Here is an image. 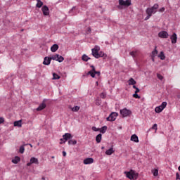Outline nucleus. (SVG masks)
Masks as SVG:
<instances>
[{"label": "nucleus", "instance_id": "nucleus-51", "mask_svg": "<svg viewBox=\"0 0 180 180\" xmlns=\"http://www.w3.org/2000/svg\"><path fill=\"white\" fill-rule=\"evenodd\" d=\"M165 11V8L162 7L159 10V12H164Z\"/></svg>", "mask_w": 180, "mask_h": 180}, {"label": "nucleus", "instance_id": "nucleus-31", "mask_svg": "<svg viewBox=\"0 0 180 180\" xmlns=\"http://www.w3.org/2000/svg\"><path fill=\"white\" fill-rule=\"evenodd\" d=\"M58 58V54H55L51 57V60H54L55 61H57Z\"/></svg>", "mask_w": 180, "mask_h": 180}, {"label": "nucleus", "instance_id": "nucleus-45", "mask_svg": "<svg viewBox=\"0 0 180 180\" xmlns=\"http://www.w3.org/2000/svg\"><path fill=\"white\" fill-rule=\"evenodd\" d=\"M153 130H157V124H154L152 127Z\"/></svg>", "mask_w": 180, "mask_h": 180}, {"label": "nucleus", "instance_id": "nucleus-57", "mask_svg": "<svg viewBox=\"0 0 180 180\" xmlns=\"http://www.w3.org/2000/svg\"><path fill=\"white\" fill-rule=\"evenodd\" d=\"M74 9H75V7H72L71 11H74Z\"/></svg>", "mask_w": 180, "mask_h": 180}, {"label": "nucleus", "instance_id": "nucleus-39", "mask_svg": "<svg viewBox=\"0 0 180 180\" xmlns=\"http://www.w3.org/2000/svg\"><path fill=\"white\" fill-rule=\"evenodd\" d=\"M98 56H99V58H101V57H105V53H103V52H102V51H100V52L98 53Z\"/></svg>", "mask_w": 180, "mask_h": 180}, {"label": "nucleus", "instance_id": "nucleus-32", "mask_svg": "<svg viewBox=\"0 0 180 180\" xmlns=\"http://www.w3.org/2000/svg\"><path fill=\"white\" fill-rule=\"evenodd\" d=\"M87 75H91L92 78H95V72L89 71Z\"/></svg>", "mask_w": 180, "mask_h": 180}, {"label": "nucleus", "instance_id": "nucleus-27", "mask_svg": "<svg viewBox=\"0 0 180 180\" xmlns=\"http://www.w3.org/2000/svg\"><path fill=\"white\" fill-rule=\"evenodd\" d=\"M37 8H41L43 6V1H41L40 0H37Z\"/></svg>", "mask_w": 180, "mask_h": 180}, {"label": "nucleus", "instance_id": "nucleus-25", "mask_svg": "<svg viewBox=\"0 0 180 180\" xmlns=\"http://www.w3.org/2000/svg\"><path fill=\"white\" fill-rule=\"evenodd\" d=\"M157 54H158V51L157 50V46H155V49L152 51V56L157 57Z\"/></svg>", "mask_w": 180, "mask_h": 180}, {"label": "nucleus", "instance_id": "nucleus-28", "mask_svg": "<svg viewBox=\"0 0 180 180\" xmlns=\"http://www.w3.org/2000/svg\"><path fill=\"white\" fill-rule=\"evenodd\" d=\"M158 57H160V60H165V55H164L163 51L160 52V53L158 55Z\"/></svg>", "mask_w": 180, "mask_h": 180}, {"label": "nucleus", "instance_id": "nucleus-12", "mask_svg": "<svg viewBox=\"0 0 180 180\" xmlns=\"http://www.w3.org/2000/svg\"><path fill=\"white\" fill-rule=\"evenodd\" d=\"M146 13L147 15H150V16H153V13H156L157 11H155L152 7L148 8L146 9Z\"/></svg>", "mask_w": 180, "mask_h": 180}, {"label": "nucleus", "instance_id": "nucleus-17", "mask_svg": "<svg viewBox=\"0 0 180 180\" xmlns=\"http://www.w3.org/2000/svg\"><path fill=\"white\" fill-rule=\"evenodd\" d=\"M115 153V150L113 148H110V149L105 151L106 155H112Z\"/></svg>", "mask_w": 180, "mask_h": 180}, {"label": "nucleus", "instance_id": "nucleus-33", "mask_svg": "<svg viewBox=\"0 0 180 180\" xmlns=\"http://www.w3.org/2000/svg\"><path fill=\"white\" fill-rule=\"evenodd\" d=\"M19 151H20V154H23V153H25V146H21L20 147Z\"/></svg>", "mask_w": 180, "mask_h": 180}, {"label": "nucleus", "instance_id": "nucleus-36", "mask_svg": "<svg viewBox=\"0 0 180 180\" xmlns=\"http://www.w3.org/2000/svg\"><path fill=\"white\" fill-rule=\"evenodd\" d=\"M160 106L163 108L165 109V108H167V102L164 101L162 103V104L160 105Z\"/></svg>", "mask_w": 180, "mask_h": 180}, {"label": "nucleus", "instance_id": "nucleus-52", "mask_svg": "<svg viewBox=\"0 0 180 180\" xmlns=\"http://www.w3.org/2000/svg\"><path fill=\"white\" fill-rule=\"evenodd\" d=\"M87 32H89V33H91V27H89L87 28Z\"/></svg>", "mask_w": 180, "mask_h": 180}, {"label": "nucleus", "instance_id": "nucleus-16", "mask_svg": "<svg viewBox=\"0 0 180 180\" xmlns=\"http://www.w3.org/2000/svg\"><path fill=\"white\" fill-rule=\"evenodd\" d=\"M131 141H134V143H139V136L136 134H133L131 136Z\"/></svg>", "mask_w": 180, "mask_h": 180}, {"label": "nucleus", "instance_id": "nucleus-54", "mask_svg": "<svg viewBox=\"0 0 180 180\" xmlns=\"http://www.w3.org/2000/svg\"><path fill=\"white\" fill-rule=\"evenodd\" d=\"M63 157H65L67 155V153L65 151H63Z\"/></svg>", "mask_w": 180, "mask_h": 180}, {"label": "nucleus", "instance_id": "nucleus-8", "mask_svg": "<svg viewBox=\"0 0 180 180\" xmlns=\"http://www.w3.org/2000/svg\"><path fill=\"white\" fill-rule=\"evenodd\" d=\"M168 32L167 31H161L158 33V37H160V39H168Z\"/></svg>", "mask_w": 180, "mask_h": 180}, {"label": "nucleus", "instance_id": "nucleus-19", "mask_svg": "<svg viewBox=\"0 0 180 180\" xmlns=\"http://www.w3.org/2000/svg\"><path fill=\"white\" fill-rule=\"evenodd\" d=\"M20 161V158L19 156H15L13 160H12V163L13 164H18Z\"/></svg>", "mask_w": 180, "mask_h": 180}, {"label": "nucleus", "instance_id": "nucleus-43", "mask_svg": "<svg viewBox=\"0 0 180 180\" xmlns=\"http://www.w3.org/2000/svg\"><path fill=\"white\" fill-rule=\"evenodd\" d=\"M90 67H91V68H92L91 70H90V71H92L93 72H95L96 71L95 70V66H94V65H91Z\"/></svg>", "mask_w": 180, "mask_h": 180}, {"label": "nucleus", "instance_id": "nucleus-23", "mask_svg": "<svg viewBox=\"0 0 180 180\" xmlns=\"http://www.w3.org/2000/svg\"><path fill=\"white\" fill-rule=\"evenodd\" d=\"M106 130H108V127L103 126V127L100 128V133L105 134L106 133Z\"/></svg>", "mask_w": 180, "mask_h": 180}, {"label": "nucleus", "instance_id": "nucleus-29", "mask_svg": "<svg viewBox=\"0 0 180 180\" xmlns=\"http://www.w3.org/2000/svg\"><path fill=\"white\" fill-rule=\"evenodd\" d=\"M58 63H63L64 61V57L58 55L57 60Z\"/></svg>", "mask_w": 180, "mask_h": 180}, {"label": "nucleus", "instance_id": "nucleus-7", "mask_svg": "<svg viewBox=\"0 0 180 180\" xmlns=\"http://www.w3.org/2000/svg\"><path fill=\"white\" fill-rule=\"evenodd\" d=\"M32 164H36L37 165H39V159L32 157L30 160V162L27 163V167H30Z\"/></svg>", "mask_w": 180, "mask_h": 180}, {"label": "nucleus", "instance_id": "nucleus-44", "mask_svg": "<svg viewBox=\"0 0 180 180\" xmlns=\"http://www.w3.org/2000/svg\"><path fill=\"white\" fill-rule=\"evenodd\" d=\"M101 98H102L103 99H105V98H106V94H105L104 93H101Z\"/></svg>", "mask_w": 180, "mask_h": 180}, {"label": "nucleus", "instance_id": "nucleus-24", "mask_svg": "<svg viewBox=\"0 0 180 180\" xmlns=\"http://www.w3.org/2000/svg\"><path fill=\"white\" fill-rule=\"evenodd\" d=\"M82 60L86 63L89 60H91V58H89L88 56H86V54H84L82 56Z\"/></svg>", "mask_w": 180, "mask_h": 180}, {"label": "nucleus", "instance_id": "nucleus-13", "mask_svg": "<svg viewBox=\"0 0 180 180\" xmlns=\"http://www.w3.org/2000/svg\"><path fill=\"white\" fill-rule=\"evenodd\" d=\"M50 63H51V58L45 57L43 62L44 65H50Z\"/></svg>", "mask_w": 180, "mask_h": 180}, {"label": "nucleus", "instance_id": "nucleus-37", "mask_svg": "<svg viewBox=\"0 0 180 180\" xmlns=\"http://www.w3.org/2000/svg\"><path fill=\"white\" fill-rule=\"evenodd\" d=\"M133 98H135L136 99H140V96H139V94H137V93H135L133 94Z\"/></svg>", "mask_w": 180, "mask_h": 180}, {"label": "nucleus", "instance_id": "nucleus-6", "mask_svg": "<svg viewBox=\"0 0 180 180\" xmlns=\"http://www.w3.org/2000/svg\"><path fill=\"white\" fill-rule=\"evenodd\" d=\"M117 112H112L110 115L106 118L108 122H115L116 120V117H117Z\"/></svg>", "mask_w": 180, "mask_h": 180}, {"label": "nucleus", "instance_id": "nucleus-14", "mask_svg": "<svg viewBox=\"0 0 180 180\" xmlns=\"http://www.w3.org/2000/svg\"><path fill=\"white\" fill-rule=\"evenodd\" d=\"M170 39H171L172 44H175V43H176V40H177L176 33H174L171 36Z\"/></svg>", "mask_w": 180, "mask_h": 180}, {"label": "nucleus", "instance_id": "nucleus-26", "mask_svg": "<svg viewBox=\"0 0 180 180\" xmlns=\"http://www.w3.org/2000/svg\"><path fill=\"white\" fill-rule=\"evenodd\" d=\"M68 144H69V146H75V144H77V140H71V139H70L68 141Z\"/></svg>", "mask_w": 180, "mask_h": 180}, {"label": "nucleus", "instance_id": "nucleus-21", "mask_svg": "<svg viewBox=\"0 0 180 180\" xmlns=\"http://www.w3.org/2000/svg\"><path fill=\"white\" fill-rule=\"evenodd\" d=\"M101 140H102V134H98L96 136V143H101Z\"/></svg>", "mask_w": 180, "mask_h": 180}, {"label": "nucleus", "instance_id": "nucleus-2", "mask_svg": "<svg viewBox=\"0 0 180 180\" xmlns=\"http://www.w3.org/2000/svg\"><path fill=\"white\" fill-rule=\"evenodd\" d=\"M131 5V0H119L118 9H123L124 8H128Z\"/></svg>", "mask_w": 180, "mask_h": 180}, {"label": "nucleus", "instance_id": "nucleus-40", "mask_svg": "<svg viewBox=\"0 0 180 180\" xmlns=\"http://www.w3.org/2000/svg\"><path fill=\"white\" fill-rule=\"evenodd\" d=\"M92 130L94 131H100V128H96V127H92Z\"/></svg>", "mask_w": 180, "mask_h": 180}, {"label": "nucleus", "instance_id": "nucleus-63", "mask_svg": "<svg viewBox=\"0 0 180 180\" xmlns=\"http://www.w3.org/2000/svg\"><path fill=\"white\" fill-rule=\"evenodd\" d=\"M96 84H98V82H96Z\"/></svg>", "mask_w": 180, "mask_h": 180}, {"label": "nucleus", "instance_id": "nucleus-1", "mask_svg": "<svg viewBox=\"0 0 180 180\" xmlns=\"http://www.w3.org/2000/svg\"><path fill=\"white\" fill-rule=\"evenodd\" d=\"M127 178L131 180H137L139 178V173L135 170L131 169L129 172H124Z\"/></svg>", "mask_w": 180, "mask_h": 180}, {"label": "nucleus", "instance_id": "nucleus-10", "mask_svg": "<svg viewBox=\"0 0 180 180\" xmlns=\"http://www.w3.org/2000/svg\"><path fill=\"white\" fill-rule=\"evenodd\" d=\"M46 101H47L46 99H44L42 103H41L39 107L37 108V112H40V110H43V109H46Z\"/></svg>", "mask_w": 180, "mask_h": 180}, {"label": "nucleus", "instance_id": "nucleus-34", "mask_svg": "<svg viewBox=\"0 0 180 180\" xmlns=\"http://www.w3.org/2000/svg\"><path fill=\"white\" fill-rule=\"evenodd\" d=\"M152 172L154 176H158V170L157 169H155Z\"/></svg>", "mask_w": 180, "mask_h": 180}, {"label": "nucleus", "instance_id": "nucleus-46", "mask_svg": "<svg viewBox=\"0 0 180 180\" xmlns=\"http://www.w3.org/2000/svg\"><path fill=\"white\" fill-rule=\"evenodd\" d=\"M4 122H5V120L4 119V117H0V124H2Z\"/></svg>", "mask_w": 180, "mask_h": 180}, {"label": "nucleus", "instance_id": "nucleus-11", "mask_svg": "<svg viewBox=\"0 0 180 180\" xmlns=\"http://www.w3.org/2000/svg\"><path fill=\"white\" fill-rule=\"evenodd\" d=\"M83 162H84V164L85 165H88L89 164H93L94 158H87L84 160Z\"/></svg>", "mask_w": 180, "mask_h": 180}, {"label": "nucleus", "instance_id": "nucleus-50", "mask_svg": "<svg viewBox=\"0 0 180 180\" xmlns=\"http://www.w3.org/2000/svg\"><path fill=\"white\" fill-rule=\"evenodd\" d=\"M151 15H150V14H148V15L145 18V20H148V19H150V17Z\"/></svg>", "mask_w": 180, "mask_h": 180}, {"label": "nucleus", "instance_id": "nucleus-59", "mask_svg": "<svg viewBox=\"0 0 180 180\" xmlns=\"http://www.w3.org/2000/svg\"><path fill=\"white\" fill-rule=\"evenodd\" d=\"M41 179H42V180H46V178L42 177Z\"/></svg>", "mask_w": 180, "mask_h": 180}, {"label": "nucleus", "instance_id": "nucleus-4", "mask_svg": "<svg viewBox=\"0 0 180 180\" xmlns=\"http://www.w3.org/2000/svg\"><path fill=\"white\" fill-rule=\"evenodd\" d=\"M120 113L122 117H127V116H130V115H131V111L127 108H123L122 110H120Z\"/></svg>", "mask_w": 180, "mask_h": 180}, {"label": "nucleus", "instance_id": "nucleus-20", "mask_svg": "<svg viewBox=\"0 0 180 180\" xmlns=\"http://www.w3.org/2000/svg\"><path fill=\"white\" fill-rule=\"evenodd\" d=\"M14 126L15 127H22V120L14 122Z\"/></svg>", "mask_w": 180, "mask_h": 180}, {"label": "nucleus", "instance_id": "nucleus-9", "mask_svg": "<svg viewBox=\"0 0 180 180\" xmlns=\"http://www.w3.org/2000/svg\"><path fill=\"white\" fill-rule=\"evenodd\" d=\"M41 11L44 16H49L50 15V10H49V7L47 6H44Z\"/></svg>", "mask_w": 180, "mask_h": 180}, {"label": "nucleus", "instance_id": "nucleus-15", "mask_svg": "<svg viewBox=\"0 0 180 180\" xmlns=\"http://www.w3.org/2000/svg\"><path fill=\"white\" fill-rule=\"evenodd\" d=\"M59 46L58 44H54L51 47V51L52 53H56V51H57V50H58Z\"/></svg>", "mask_w": 180, "mask_h": 180}, {"label": "nucleus", "instance_id": "nucleus-56", "mask_svg": "<svg viewBox=\"0 0 180 180\" xmlns=\"http://www.w3.org/2000/svg\"><path fill=\"white\" fill-rule=\"evenodd\" d=\"M133 88H134V89H136V88H137V86H136V85H133Z\"/></svg>", "mask_w": 180, "mask_h": 180}, {"label": "nucleus", "instance_id": "nucleus-49", "mask_svg": "<svg viewBox=\"0 0 180 180\" xmlns=\"http://www.w3.org/2000/svg\"><path fill=\"white\" fill-rule=\"evenodd\" d=\"M176 179H179L180 180L179 173L176 174Z\"/></svg>", "mask_w": 180, "mask_h": 180}, {"label": "nucleus", "instance_id": "nucleus-60", "mask_svg": "<svg viewBox=\"0 0 180 180\" xmlns=\"http://www.w3.org/2000/svg\"><path fill=\"white\" fill-rule=\"evenodd\" d=\"M104 148H105V147H104V146H102V147H101V149H102V150H103Z\"/></svg>", "mask_w": 180, "mask_h": 180}, {"label": "nucleus", "instance_id": "nucleus-5", "mask_svg": "<svg viewBox=\"0 0 180 180\" xmlns=\"http://www.w3.org/2000/svg\"><path fill=\"white\" fill-rule=\"evenodd\" d=\"M99 46H95L91 49V54L95 58H99Z\"/></svg>", "mask_w": 180, "mask_h": 180}, {"label": "nucleus", "instance_id": "nucleus-42", "mask_svg": "<svg viewBox=\"0 0 180 180\" xmlns=\"http://www.w3.org/2000/svg\"><path fill=\"white\" fill-rule=\"evenodd\" d=\"M136 51H131V52H130V56H131V57H135V56H136Z\"/></svg>", "mask_w": 180, "mask_h": 180}, {"label": "nucleus", "instance_id": "nucleus-62", "mask_svg": "<svg viewBox=\"0 0 180 180\" xmlns=\"http://www.w3.org/2000/svg\"><path fill=\"white\" fill-rule=\"evenodd\" d=\"M21 32H23V30H21Z\"/></svg>", "mask_w": 180, "mask_h": 180}, {"label": "nucleus", "instance_id": "nucleus-22", "mask_svg": "<svg viewBox=\"0 0 180 180\" xmlns=\"http://www.w3.org/2000/svg\"><path fill=\"white\" fill-rule=\"evenodd\" d=\"M136 80H134V79H133L131 77L128 81V84L129 85H136Z\"/></svg>", "mask_w": 180, "mask_h": 180}, {"label": "nucleus", "instance_id": "nucleus-53", "mask_svg": "<svg viewBox=\"0 0 180 180\" xmlns=\"http://www.w3.org/2000/svg\"><path fill=\"white\" fill-rule=\"evenodd\" d=\"M96 105H97L98 106H99V105H101V103H99V101H96Z\"/></svg>", "mask_w": 180, "mask_h": 180}, {"label": "nucleus", "instance_id": "nucleus-38", "mask_svg": "<svg viewBox=\"0 0 180 180\" xmlns=\"http://www.w3.org/2000/svg\"><path fill=\"white\" fill-rule=\"evenodd\" d=\"M157 77L158 78V79H160L161 81L164 79V77L160 74H157Z\"/></svg>", "mask_w": 180, "mask_h": 180}, {"label": "nucleus", "instance_id": "nucleus-47", "mask_svg": "<svg viewBox=\"0 0 180 180\" xmlns=\"http://www.w3.org/2000/svg\"><path fill=\"white\" fill-rule=\"evenodd\" d=\"M94 74H95V75H96H96H98V77H99V76L101 75V72L96 70V72H94Z\"/></svg>", "mask_w": 180, "mask_h": 180}, {"label": "nucleus", "instance_id": "nucleus-18", "mask_svg": "<svg viewBox=\"0 0 180 180\" xmlns=\"http://www.w3.org/2000/svg\"><path fill=\"white\" fill-rule=\"evenodd\" d=\"M163 110H164V108L162 107H161L160 105H159L155 108V111L156 113H161V112H162Z\"/></svg>", "mask_w": 180, "mask_h": 180}, {"label": "nucleus", "instance_id": "nucleus-55", "mask_svg": "<svg viewBox=\"0 0 180 180\" xmlns=\"http://www.w3.org/2000/svg\"><path fill=\"white\" fill-rule=\"evenodd\" d=\"M155 58V56H151L152 61H153V62L155 61V59H154Z\"/></svg>", "mask_w": 180, "mask_h": 180}, {"label": "nucleus", "instance_id": "nucleus-35", "mask_svg": "<svg viewBox=\"0 0 180 180\" xmlns=\"http://www.w3.org/2000/svg\"><path fill=\"white\" fill-rule=\"evenodd\" d=\"M53 79H60V76L58 75L53 73Z\"/></svg>", "mask_w": 180, "mask_h": 180}, {"label": "nucleus", "instance_id": "nucleus-58", "mask_svg": "<svg viewBox=\"0 0 180 180\" xmlns=\"http://www.w3.org/2000/svg\"><path fill=\"white\" fill-rule=\"evenodd\" d=\"M29 146H30V147H33V145H32L31 143H29Z\"/></svg>", "mask_w": 180, "mask_h": 180}, {"label": "nucleus", "instance_id": "nucleus-41", "mask_svg": "<svg viewBox=\"0 0 180 180\" xmlns=\"http://www.w3.org/2000/svg\"><path fill=\"white\" fill-rule=\"evenodd\" d=\"M153 9H154L155 11H157L158 8V4H154L153 6L151 7Z\"/></svg>", "mask_w": 180, "mask_h": 180}, {"label": "nucleus", "instance_id": "nucleus-61", "mask_svg": "<svg viewBox=\"0 0 180 180\" xmlns=\"http://www.w3.org/2000/svg\"><path fill=\"white\" fill-rule=\"evenodd\" d=\"M51 158H54V156H52Z\"/></svg>", "mask_w": 180, "mask_h": 180}, {"label": "nucleus", "instance_id": "nucleus-48", "mask_svg": "<svg viewBox=\"0 0 180 180\" xmlns=\"http://www.w3.org/2000/svg\"><path fill=\"white\" fill-rule=\"evenodd\" d=\"M135 89V94H139V92H140V89H139V87H136Z\"/></svg>", "mask_w": 180, "mask_h": 180}, {"label": "nucleus", "instance_id": "nucleus-3", "mask_svg": "<svg viewBox=\"0 0 180 180\" xmlns=\"http://www.w3.org/2000/svg\"><path fill=\"white\" fill-rule=\"evenodd\" d=\"M72 139V135L70 133H66L63 136V139H60V144H63V143H66L68 140H71Z\"/></svg>", "mask_w": 180, "mask_h": 180}, {"label": "nucleus", "instance_id": "nucleus-30", "mask_svg": "<svg viewBox=\"0 0 180 180\" xmlns=\"http://www.w3.org/2000/svg\"><path fill=\"white\" fill-rule=\"evenodd\" d=\"M78 110H79V106H78V105H76V106L72 108V112H78Z\"/></svg>", "mask_w": 180, "mask_h": 180}]
</instances>
